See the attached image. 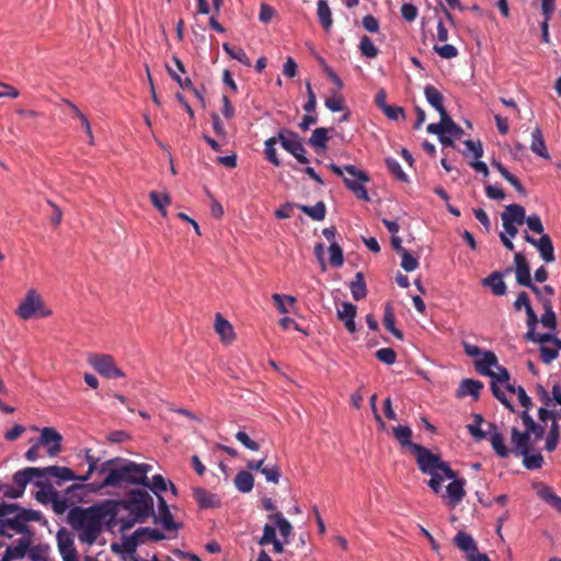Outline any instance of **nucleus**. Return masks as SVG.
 <instances>
[{
  "mask_svg": "<svg viewBox=\"0 0 561 561\" xmlns=\"http://www.w3.org/2000/svg\"><path fill=\"white\" fill-rule=\"evenodd\" d=\"M151 469V465L137 463L119 457V462L105 476L103 481L88 483L84 488L90 492H99L105 488H121L124 484L149 486L147 474Z\"/></svg>",
  "mask_w": 561,
  "mask_h": 561,
  "instance_id": "obj_1",
  "label": "nucleus"
},
{
  "mask_svg": "<svg viewBox=\"0 0 561 561\" xmlns=\"http://www.w3.org/2000/svg\"><path fill=\"white\" fill-rule=\"evenodd\" d=\"M104 513L98 506L73 507L68 514V522L77 530L82 543L93 545L102 531Z\"/></svg>",
  "mask_w": 561,
  "mask_h": 561,
  "instance_id": "obj_2",
  "label": "nucleus"
},
{
  "mask_svg": "<svg viewBox=\"0 0 561 561\" xmlns=\"http://www.w3.org/2000/svg\"><path fill=\"white\" fill-rule=\"evenodd\" d=\"M13 504L16 506L13 514L0 518V525L3 526V534H0V536L12 538L13 533L22 536L34 535L28 523L41 522L43 514L39 511L22 507L16 503Z\"/></svg>",
  "mask_w": 561,
  "mask_h": 561,
  "instance_id": "obj_3",
  "label": "nucleus"
},
{
  "mask_svg": "<svg viewBox=\"0 0 561 561\" xmlns=\"http://www.w3.org/2000/svg\"><path fill=\"white\" fill-rule=\"evenodd\" d=\"M329 169L337 176L343 178L345 186L353 192L357 198L366 202L369 201V196L364 184L369 182L370 179L365 171L353 164H346L342 168L335 163H330Z\"/></svg>",
  "mask_w": 561,
  "mask_h": 561,
  "instance_id": "obj_4",
  "label": "nucleus"
},
{
  "mask_svg": "<svg viewBox=\"0 0 561 561\" xmlns=\"http://www.w3.org/2000/svg\"><path fill=\"white\" fill-rule=\"evenodd\" d=\"M412 454L415 456L417 467L422 473L428 474L440 471L447 479H454L456 477V472L449 465L443 461L439 455L433 454L426 447L412 445Z\"/></svg>",
  "mask_w": 561,
  "mask_h": 561,
  "instance_id": "obj_5",
  "label": "nucleus"
},
{
  "mask_svg": "<svg viewBox=\"0 0 561 561\" xmlns=\"http://www.w3.org/2000/svg\"><path fill=\"white\" fill-rule=\"evenodd\" d=\"M118 506L128 511L131 515L138 516V519L146 520L153 515V499L145 490H131L127 496L118 502Z\"/></svg>",
  "mask_w": 561,
  "mask_h": 561,
  "instance_id": "obj_6",
  "label": "nucleus"
},
{
  "mask_svg": "<svg viewBox=\"0 0 561 561\" xmlns=\"http://www.w3.org/2000/svg\"><path fill=\"white\" fill-rule=\"evenodd\" d=\"M278 140L283 149L294 156L301 164H308L309 159L306 157V149L304 147L300 136L288 128H280L278 130Z\"/></svg>",
  "mask_w": 561,
  "mask_h": 561,
  "instance_id": "obj_7",
  "label": "nucleus"
},
{
  "mask_svg": "<svg viewBox=\"0 0 561 561\" xmlns=\"http://www.w3.org/2000/svg\"><path fill=\"white\" fill-rule=\"evenodd\" d=\"M43 301L35 289H30L25 298L21 301L16 309V314L23 319L28 320L35 316L37 311H41L42 317H47L51 313L50 310L43 311Z\"/></svg>",
  "mask_w": 561,
  "mask_h": 561,
  "instance_id": "obj_8",
  "label": "nucleus"
},
{
  "mask_svg": "<svg viewBox=\"0 0 561 561\" xmlns=\"http://www.w3.org/2000/svg\"><path fill=\"white\" fill-rule=\"evenodd\" d=\"M89 364L106 378H121L124 373L116 366L114 358L106 354H94L89 357Z\"/></svg>",
  "mask_w": 561,
  "mask_h": 561,
  "instance_id": "obj_9",
  "label": "nucleus"
},
{
  "mask_svg": "<svg viewBox=\"0 0 561 561\" xmlns=\"http://www.w3.org/2000/svg\"><path fill=\"white\" fill-rule=\"evenodd\" d=\"M58 551L62 561H79L72 534L66 528H60L56 535Z\"/></svg>",
  "mask_w": 561,
  "mask_h": 561,
  "instance_id": "obj_10",
  "label": "nucleus"
},
{
  "mask_svg": "<svg viewBox=\"0 0 561 561\" xmlns=\"http://www.w3.org/2000/svg\"><path fill=\"white\" fill-rule=\"evenodd\" d=\"M514 264L516 282L522 286L528 287L533 293H537L538 286H536L531 280L529 264L523 253H515Z\"/></svg>",
  "mask_w": 561,
  "mask_h": 561,
  "instance_id": "obj_11",
  "label": "nucleus"
},
{
  "mask_svg": "<svg viewBox=\"0 0 561 561\" xmlns=\"http://www.w3.org/2000/svg\"><path fill=\"white\" fill-rule=\"evenodd\" d=\"M62 436L54 427H44L37 443L47 447L49 457L57 456L61 450Z\"/></svg>",
  "mask_w": 561,
  "mask_h": 561,
  "instance_id": "obj_12",
  "label": "nucleus"
},
{
  "mask_svg": "<svg viewBox=\"0 0 561 561\" xmlns=\"http://www.w3.org/2000/svg\"><path fill=\"white\" fill-rule=\"evenodd\" d=\"M524 239L526 242L536 247V249L540 253L541 259L546 263L554 262V248L552 244V240L548 234H542L539 239H536L531 237L529 233L525 232Z\"/></svg>",
  "mask_w": 561,
  "mask_h": 561,
  "instance_id": "obj_13",
  "label": "nucleus"
},
{
  "mask_svg": "<svg viewBox=\"0 0 561 561\" xmlns=\"http://www.w3.org/2000/svg\"><path fill=\"white\" fill-rule=\"evenodd\" d=\"M37 479H41L38 467H26L14 472L12 477L13 485L21 492L22 495L24 494L27 484H34V481Z\"/></svg>",
  "mask_w": 561,
  "mask_h": 561,
  "instance_id": "obj_14",
  "label": "nucleus"
},
{
  "mask_svg": "<svg viewBox=\"0 0 561 561\" xmlns=\"http://www.w3.org/2000/svg\"><path fill=\"white\" fill-rule=\"evenodd\" d=\"M158 515L153 513L154 523H160L162 527L168 530H178L180 525L173 520L169 505L162 495H158Z\"/></svg>",
  "mask_w": 561,
  "mask_h": 561,
  "instance_id": "obj_15",
  "label": "nucleus"
},
{
  "mask_svg": "<svg viewBox=\"0 0 561 561\" xmlns=\"http://www.w3.org/2000/svg\"><path fill=\"white\" fill-rule=\"evenodd\" d=\"M511 440L514 446L512 453L516 456H519V454L526 453L528 449H531L533 444L535 443L531 439V435L526 428L524 432H520L517 427H512Z\"/></svg>",
  "mask_w": 561,
  "mask_h": 561,
  "instance_id": "obj_16",
  "label": "nucleus"
},
{
  "mask_svg": "<svg viewBox=\"0 0 561 561\" xmlns=\"http://www.w3.org/2000/svg\"><path fill=\"white\" fill-rule=\"evenodd\" d=\"M39 477L41 479L55 478L57 484H60L65 481H73L77 478V474L67 467L48 466L39 468Z\"/></svg>",
  "mask_w": 561,
  "mask_h": 561,
  "instance_id": "obj_17",
  "label": "nucleus"
},
{
  "mask_svg": "<svg viewBox=\"0 0 561 561\" xmlns=\"http://www.w3.org/2000/svg\"><path fill=\"white\" fill-rule=\"evenodd\" d=\"M511 271V267L506 268L504 272L495 271L482 279V285L490 287L495 296H504L507 291V287L503 280V276L508 274Z\"/></svg>",
  "mask_w": 561,
  "mask_h": 561,
  "instance_id": "obj_18",
  "label": "nucleus"
},
{
  "mask_svg": "<svg viewBox=\"0 0 561 561\" xmlns=\"http://www.w3.org/2000/svg\"><path fill=\"white\" fill-rule=\"evenodd\" d=\"M453 481L446 486L447 504L450 507H456L465 497V484L463 479H451Z\"/></svg>",
  "mask_w": 561,
  "mask_h": 561,
  "instance_id": "obj_19",
  "label": "nucleus"
},
{
  "mask_svg": "<svg viewBox=\"0 0 561 561\" xmlns=\"http://www.w3.org/2000/svg\"><path fill=\"white\" fill-rule=\"evenodd\" d=\"M356 306L347 301L342 302L341 307L336 310L337 318L344 322V325L350 333L356 332Z\"/></svg>",
  "mask_w": 561,
  "mask_h": 561,
  "instance_id": "obj_20",
  "label": "nucleus"
},
{
  "mask_svg": "<svg viewBox=\"0 0 561 561\" xmlns=\"http://www.w3.org/2000/svg\"><path fill=\"white\" fill-rule=\"evenodd\" d=\"M33 536L34 535L21 536L16 543L8 546L4 552L10 556L12 560L25 558L33 543Z\"/></svg>",
  "mask_w": 561,
  "mask_h": 561,
  "instance_id": "obj_21",
  "label": "nucleus"
},
{
  "mask_svg": "<svg viewBox=\"0 0 561 561\" xmlns=\"http://www.w3.org/2000/svg\"><path fill=\"white\" fill-rule=\"evenodd\" d=\"M489 427L491 430L489 439L494 453L500 458H507L511 451L504 443L503 434L497 431L496 425L493 423H491Z\"/></svg>",
  "mask_w": 561,
  "mask_h": 561,
  "instance_id": "obj_22",
  "label": "nucleus"
},
{
  "mask_svg": "<svg viewBox=\"0 0 561 561\" xmlns=\"http://www.w3.org/2000/svg\"><path fill=\"white\" fill-rule=\"evenodd\" d=\"M482 356L476 360L474 368L476 370L483 376L491 375L492 367L497 366V357L491 351H485L481 354Z\"/></svg>",
  "mask_w": 561,
  "mask_h": 561,
  "instance_id": "obj_23",
  "label": "nucleus"
},
{
  "mask_svg": "<svg viewBox=\"0 0 561 561\" xmlns=\"http://www.w3.org/2000/svg\"><path fill=\"white\" fill-rule=\"evenodd\" d=\"M424 95L428 104L439 113V116L447 112L444 106V96L436 88L430 84L425 85Z\"/></svg>",
  "mask_w": 561,
  "mask_h": 561,
  "instance_id": "obj_24",
  "label": "nucleus"
},
{
  "mask_svg": "<svg viewBox=\"0 0 561 561\" xmlns=\"http://www.w3.org/2000/svg\"><path fill=\"white\" fill-rule=\"evenodd\" d=\"M34 485L39 488L35 493V499L39 503L47 504L50 503L54 497H57V491L53 489L49 482L43 481V479H37L34 481Z\"/></svg>",
  "mask_w": 561,
  "mask_h": 561,
  "instance_id": "obj_25",
  "label": "nucleus"
},
{
  "mask_svg": "<svg viewBox=\"0 0 561 561\" xmlns=\"http://www.w3.org/2000/svg\"><path fill=\"white\" fill-rule=\"evenodd\" d=\"M317 16L325 32H330L333 25L332 12L327 0L317 1Z\"/></svg>",
  "mask_w": 561,
  "mask_h": 561,
  "instance_id": "obj_26",
  "label": "nucleus"
},
{
  "mask_svg": "<svg viewBox=\"0 0 561 561\" xmlns=\"http://www.w3.org/2000/svg\"><path fill=\"white\" fill-rule=\"evenodd\" d=\"M530 150L536 153L537 156L546 159V160H549L550 159V154H549V151L546 147V144H545V140H543V136H542V133H541V129L539 127H536L533 131H531V144H530Z\"/></svg>",
  "mask_w": 561,
  "mask_h": 561,
  "instance_id": "obj_27",
  "label": "nucleus"
},
{
  "mask_svg": "<svg viewBox=\"0 0 561 561\" xmlns=\"http://www.w3.org/2000/svg\"><path fill=\"white\" fill-rule=\"evenodd\" d=\"M454 543L457 546L458 549L463 551L467 554V557L478 549L472 536L465 531L457 533V535L454 538Z\"/></svg>",
  "mask_w": 561,
  "mask_h": 561,
  "instance_id": "obj_28",
  "label": "nucleus"
},
{
  "mask_svg": "<svg viewBox=\"0 0 561 561\" xmlns=\"http://www.w3.org/2000/svg\"><path fill=\"white\" fill-rule=\"evenodd\" d=\"M329 130L328 128L325 127H318L316 128L310 138L308 139V144L314 148L316 150H319V149H327L328 147V141L330 139V136H329Z\"/></svg>",
  "mask_w": 561,
  "mask_h": 561,
  "instance_id": "obj_29",
  "label": "nucleus"
},
{
  "mask_svg": "<svg viewBox=\"0 0 561 561\" xmlns=\"http://www.w3.org/2000/svg\"><path fill=\"white\" fill-rule=\"evenodd\" d=\"M194 499L202 508L214 507L219 502L217 496L203 488L193 489Z\"/></svg>",
  "mask_w": 561,
  "mask_h": 561,
  "instance_id": "obj_30",
  "label": "nucleus"
},
{
  "mask_svg": "<svg viewBox=\"0 0 561 561\" xmlns=\"http://www.w3.org/2000/svg\"><path fill=\"white\" fill-rule=\"evenodd\" d=\"M483 383L474 379H462L459 386V396H471L474 400L479 398Z\"/></svg>",
  "mask_w": 561,
  "mask_h": 561,
  "instance_id": "obj_31",
  "label": "nucleus"
},
{
  "mask_svg": "<svg viewBox=\"0 0 561 561\" xmlns=\"http://www.w3.org/2000/svg\"><path fill=\"white\" fill-rule=\"evenodd\" d=\"M501 216H506L508 218V222L516 225H523L526 219L525 209L518 204L507 205L505 211H503Z\"/></svg>",
  "mask_w": 561,
  "mask_h": 561,
  "instance_id": "obj_32",
  "label": "nucleus"
},
{
  "mask_svg": "<svg viewBox=\"0 0 561 561\" xmlns=\"http://www.w3.org/2000/svg\"><path fill=\"white\" fill-rule=\"evenodd\" d=\"M350 289L354 300L364 299L367 295V288L362 272L356 273L355 278L350 284Z\"/></svg>",
  "mask_w": 561,
  "mask_h": 561,
  "instance_id": "obj_33",
  "label": "nucleus"
},
{
  "mask_svg": "<svg viewBox=\"0 0 561 561\" xmlns=\"http://www.w3.org/2000/svg\"><path fill=\"white\" fill-rule=\"evenodd\" d=\"M234 486L242 493H249L254 486V478L249 471H240L234 477Z\"/></svg>",
  "mask_w": 561,
  "mask_h": 561,
  "instance_id": "obj_34",
  "label": "nucleus"
},
{
  "mask_svg": "<svg viewBox=\"0 0 561 561\" xmlns=\"http://www.w3.org/2000/svg\"><path fill=\"white\" fill-rule=\"evenodd\" d=\"M215 330L224 341L229 342L233 339L232 325L220 313L216 314Z\"/></svg>",
  "mask_w": 561,
  "mask_h": 561,
  "instance_id": "obj_35",
  "label": "nucleus"
},
{
  "mask_svg": "<svg viewBox=\"0 0 561 561\" xmlns=\"http://www.w3.org/2000/svg\"><path fill=\"white\" fill-rule=\"evenodd\" d=\"M523 457V465L528 470L540 469L543 466V457L540 453L531 454V449H528L526 453L519 454Z\"/></svg>",
  "mask_w": 561,
  "mask_h": 561,
  "instance_id": "obj_36",
  "label": "nucleus"
},
{
  "mask_svg": "<svg viewBox=\"0 0 561 561\" xmlns=\"http://www.w3.org/2000/svg\"><path fill=\"white\" fill-rule=\"evenodd\" d=\"M393 435L401 446L408 447L411 451L412 445H416L411 442L412 430L409 426L398 425L393 427Z\"/></svg>",
  "mask_w": 561,
  "mask_h": 561,
  "instance_id": "obj_37",
  "label": "nucleus"
},
{
  "mask_svg": "<svg viewBox=\"0 0 561 561\" xmlns=\"http://www.w3.org/2000/svg\"><path fill=\"white\" fill-rule=\"evenodd\" d=\"M543 310L545 312L540 318L541 324L545 328L554 331L557 329V317L552 309L551 300H543Z\"/></svg>",
  "mask_w": 561,
  "mask_h": 561,
  "instance_id": "obj_38",
  "label": "nucleus"
},
{
  "mask_svg": "<svg viewBox=\"0 0 561 561\" xmlns=\"http://www.w3.org/2000/svg\"><path fill=\"white\" fill-rule=\"evenodd\" d=\"M278 135L276 137H271L268 139L265 140L264 142V153H265V158L268 162H271L273 165L275 167H279L280 165V160L277 156V151H276V144L278 142Z\"/></svg>",
  "mask_w": 561,
  "mask_h": 561,
  "instance_id": "obj_39",
  "label": "nucleus"
},
{
  "mask_svg": "<svg viewBox=\"0 0 561 561\" xmlns=\"http://www.w3.org/2000/svg\"><path fill=\"white\" fill-rule=\"evenodd\" d=\"M298 208L313 220H323L325 217V205L323 202H318L314 206L299 205Z\"/></svg>",
  "mask_w": 561,
  "mask_h": 561,
  "instance_id": "obj_40",
  "label": "nucleus"
},
{
  "mask_svg": "<svg viewBox=\"0 0 561 561\" xmlns=\"http://www.w3.org/2000/svg\"><path fill=\"white\" fill-rule=\"evenodd\" d=\"M538 495L541 500L561 513V497L557 495L551 488L546 485L542 486L540 490H538Z\"/></svg>",
  "mask_w": 561,
  "mask_h": 561,
  "instance_id": "obj_41",
  "label": "nucleus"
},
{
  "mask_svg": "<svg viewBox=\"0 0 561 561\" xmlns=\"http://www.w3.org/2000/svg\"><path fill=\"white\" fill-rule=\"evenodd\" d=\"M560 439V426L557 421L550 425L548 435L546 437L545 449L549 453L554 451Z\"/></svg>",
  "mask_w": 561,
  "mask_h": 561,
  "instance_id": "obj_42",
  "label": "nucleus"
},
{
  "mask_svg": "<svg viewBox=\"0 0 561 561\" xmlns=\"http://www.w3.org/2000/svg\"><path fill=\"white\" fill-rule=\"evenodd\" d=\"M270 518L274 519L280 536L285 539V543H288V537L291 535L293 531L291 524L283 516L282 513L271 515Z\"/></svg>",
  "mask_w": 561,
  "mask_h": 561,
  "instance_id": "obj_43",
  "label": "nucleus"
},
{
  "mask_svg": "<svg viewBox=\"0 0 561 561\" xmlns=\"http://www.w3.org/2000/svg\"><path fill=\"white\" fill-rule=\"evenodd\" d=\"M383 325L397 339H399V340L403 339V333L400 330H398L394 325V314H393L392 308L390 307L389 304L385 307Z\"/></svg>",
  "mask_w": 561,
  "mask_h": 561,
  "instance_id": "obj_44",
  "label": "nucleus"
},
{
  "mask_svg": "<svg viewBox=\"0 0 561 561\" xmlns=\"http://www.w3.org/2000/svg\"><path fill=\"white\" fill-rule=\"evenodd\" d=\"M64 102L69 107V110L73 113L75 117H77V119H80V122L84 128V131L90 137V144H92L93 136H92V129H91V125H90L88 117L72 102H70L68 100H65Z\"/></svg>",
  "mask_w": 561,
  "mask_h": 561,
  "instance_id": "obj_45",
  "label": "nucleus"
},
{
  "mask_svg": "<svg viewBox=\"0 0 561 561\" xmlns=\"http://www.w3.org/2000/svg\"><path fill=\"white\" fill-rule=\"evenodd\" d=\"M440 118H443V126H444V133L449 134L454 138H460L463 134L462 128L457 125L449 114L446 112L443 115H440Z\"/></svg>",
  "mask_w": 561,
  "mask_h": 561,
  "instance_id": "obj_46",
  "label": "nucleus"
},
{
  "mask_svg": "<svg viewBox=\"0 0 561 561\" xmlns=\"http://www.w3.org/2000/svg\"><path fill=\"white\" fill-rule=\"evenodd\" d=\"M224 50L232 58L244 66H251V60L241 47H231L229 44L222 45Z\"/></svg>",
  "mask_w": 561,
  "mask_h": 561,
  "instance_id": "obj_47",
  "label": "nucleus"
},
{
  "mask_svg": "<svg viewBox=\"0 0 561 561\" xmlns=\"http://www.w3.org/2000/svg\"><path fill=\"white\" fill-rule=\"evenodd\" d=\"M491 383V391L493 396L511 412H515V408L513 403L508 400V398L505 394V389L503 385L497 382H490Z\"/></svg>",
  "mask_w": 561,
  "mask_h": 561,
  "instance_id": "obj_48",
  "label": "nucleus"
},
{
  "mask_svg": "<svg viewBox=\"0 0 561 561\" xmlns=\"http://www.w3.org/2000/svg\"><path fill=\"white\" fill-rule=\"evenodd\" d=\"M358 47L360 54L367 58L373 59L378 56V48L367 35L362 36Z\"/></svg>",
  "mask_w": 561,
  "mask_h": 561,
  "instance_id": "obj_49",
  "label": "nucleus"
},
{
  "mask_svg": "<svg viewBox=\"0 0 561 561\" xmlns=\"http://www.w3.org/2000/svg\"><path fill=\"white\" fill-rule=\"evenodd\" d=\"M385 162L389 172L393 174L397 180L404 183L409 182L408 175L404 173L397 159L389 157Z\"/></svg>",
  "mask_w": 561,
  "mask_h": 561,
  "instance_id": "obj_50",
  "label": "nucleus"
},
{
  "mask_svg": "<svg viewBox=\"0 0 561 561\" xmlns=\"http://www.w3.org/2000/svg\"><path fill=\"white\" fill-rule=\"evenodd\" d=\"M483 417L481 414H473V423L468 424L467 428L469 433L477 439H484L488 435L486 432L481 430V424L483 423Z\"/></svg>",
  "mask_w": 561,
  "mask_h": 561,
  "instance_id": "obj_51",
  "label": "nucleus"
},
{
  "mask_svg": "<svg viewBox=\"0 0 561 561\" xmlns=\"http://www.w3.org/2000/svg\"><path fill=\"white\" fill-rule=\"evenodd\" d=\"M330 264L334 267H341L344 263L343 250L336 242H331L329 247Z\"/></svg>",
  "mask_w": 561,
  "mask_h": 561,
  "instance_id": "obj_52",
  "label": "nucleus"
},
{
  "mask_svg": "<svg viewBox=\"0 0 561 561\" xmlns=\"http://www.w3.org/2000/svg\"><path fill=\"white\" fill-rule=\"evenodd\" d=\"M149 198L152 205L158 210H162L163 207H167L171 203V198L168 193H159L157 191H151L149 193Z\"/></svg>",
  "mask_w": 561,
  "mask_h": 561,
  "instance_id": "obj_53",
  "label": "nucleus"
},
{
  "mask_svg": "<svg viewBox=\"0 0 561 561\" xmlns=\"http://www.w3.org/2000/svg\"><path fill=\"white\" fill-rule=\"evenodd\" d=\"M526 314H527V332L525 334V339H531L534 336V331H536L538 318L536 312L534 311L531 306H526Z\"/></svg>",
  "mask_w": 561,
  "mask_h": 561,
  "instance_id": "obj_54",
  "label": "nucleus"
},
{
  "mask_svg": "<svg viewBox=\"0 0 561 561\" xmlns=\"http://www.w3.org/2000/svg\"><path fill=\"white\" fill-rule=\"evenodd\" d=\"M496 368V371H491V375H489V377L491 378V382H497V383H507V381H510L511 379V376H510V373L508 370L503 367V366H500L497 364V366H495Z\"/></svg>",
  "mask_w": 561,
  "mask_h": 561,
  "instance_id": "obj_55",
  "label": "nucleus"
},
{
  "mask_svg": "<svg viewBox=\"0 0 561 561\" xmlns=\"http://www.w3.org/2000/svg\"><path fill=\"white\" fill-rule=\"evenodd\" d=\"M136 536H147L149 539L153 541H161L165 538L164 534L156 528L150 527H140L136 530Z\"/></svg>",
  "mask_w": 561,
  "mask_h": 561,
  "instance_id": "obj_56",
  "label": "nucleus"
},
{
  "mask_svg": "<svg viewBox=\"0 0 561 561\" xmlns=\"http://www.w3.org/2000/svg\"><path fill=\"white\" fill-rule=\"evenodd\" d=\"M376 357L387 365H392L396 363L397 354L392 348L383 347L376 352Z\"/></svg>",
  "mask_w": 561,
  "mask_h": 561,
  "instance_id": "obj_57",
  "label": "nucleus"
},
{
  "mask_svg": "<svg viewBox=\"0 0 561 561\" xmlns=\"http://www.w3.org/2000/svg\"><path fill=\"white\" fill-rule=\"evenodd\" d=\"M434 51L445 59H451L458 56V49L451 44H445L443 46L435 45Z\"/></svg>",
  "mask_w": 561,
  "mask_h": 561,
  "instance_id": "obj_58",
  "label": "nucleus"
},
{
  "mask_svg": "<svg viewBox=\"0 0 561 561\" xmlns=\"http://www.w3.org/2000/svg\"><path fill=\"white\" fill-rule=\"evenodd\" d=\"M401 267L407 272H412L417 268L419 261L408 250L401 254Z\"/></svg>",
  "mask_w": 561,
  "mask_h": 561,
  "instance_id": "obj_59",
  "label": "nucleus"
},
{
  "mask_svg": "<svg viewBox=\"0 0 561 561\" xmlns=\"http://www.w3.org/2000/svg\"><path fill=\"white\" fill-rule=\"evenodd\" d=\"M275 539H277L275 526L265 524L263 528V535L259 539V545L266 546L270 542L274 541Z\"/></svg>",
  "mask_w": 561,
  "mask_h": 561,
  "instance_id": "obj_60",
  "label": "nucleus"
},
{
  "mask_svg": "<svg viewBox=\"0 0 561 561\" xmlns=\"http://www.w3.org/2000/svg\"><path fill=\"white\" fill-rule=\"evenodd\" d=\"M0 494L5 499L11 500H16L23 496L14 485L3 482H0Z\"/></svg>",
  "mask_w": 561,
  "mask_h": 561,
  "instance_id": "obj_61",
  "label": "nucleus"
},
{
  "mask_svg": "<svg viewBox=\"0 0 561 561\" xmlns=\"http://www.w3.org/2000/svg\"><path fill=\"white\" fill-rule=\"evenodd\" d=\"M525 222L527 224L529 230H531L536 233H539L541 236L545 234L543 233L545 228H543L541 219L538 215L534 214V215L526 217Z\"/></svg>",
  "mask_w": 561,
  "mask_h": 561,
  "instance_id": "obj_62",
  "label": "nucleus"
},
{
  "mask_svg": "<svg viewBox=\"0 0 561 561\" xmlns=\"http://www.w3.org/2000/svg\"><path fill=\"white\" fill-rule=\"evenodd\" d=\"M267 482L278 483L280 479V472L277 466H265L261 472Z\"/></svg>",
  "mask_w": 561,
  "mask_h": 561,
  "instance_id": "obj_63",
  "label": "nucleus"
},
{
  "mask_svg": "<svg viewBox=\"0 0 561 561\" xmlns=\"http://www.w3.org/2000/svg\"><path fill=\"white\" fill-rule=\"evenodd\" d=\"M236 439L250 450L256 451L260 449V445L251 439L249 435L243 431H239L236 434Z\"/></svg>",
  "mask_w": 561,
  "mask_h": 561,
  "instance_id": "obj_64",
  "label": "nucleus"
}]
</instances>
